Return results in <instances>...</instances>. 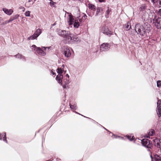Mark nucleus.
<instances>
[{"instance_id":"39","label":"nucleus","mask_w":161,"mask_h":161,"mask_svg":"<svg viewBox=\"0 0 161 161\" xmlns=\"http://www.w3.org/2000/svg\"><path fill=\"white\" fill-rule=\"evenodd\" d=\"M158 14L161 16V8L159 10L158 12Z\"/></svg>"},{"instance_id":"41","label":"nucleus","mask_w":161,"mask_h":161,"mask_svg":"<svg viewBox=\"0 0 161 161\" xmlns=\"http://www.w3.org/2000/svg\"><path fill=\"white\" fill-rule=\"evenodd\" d=\"M51 73L53 74V75H54L55 74V73L54 72V71L53 70H51Z\"/></svg>"},{"instance_id":"4","label":"nucleus","mask_w":161,"mask_h":161,"mask_svg":"<svg viewBox=\"0 0 161 161\" xmlns=\"http://www.w3.org/2000/svg\"><path fill=\"white\" fill-rule=\"evenodd\" d=\"M64 65L63 64L61 68H58L57 70V72L59 74L56 76V79L58 82L61 85L62 84V79L63 77V75L62 74L63 73V72L64 71Z\"/></svg>"},{"instance_id":"11","label":"nucleus","mask_w":161,"mask_h":161,"mask_svg":"<svg viewBox=\"0 0 161 161\" xmlns=\"http://www.w3.org/2000/svg\"><path fill=\"white\" fill-rule=\"evenodd\" d=\"M102 31L103 32L107 35H108L110 33V31H109L107 27L103 26L102 28Z\"/></svg>"},{"instance_id":"10","label":"nucleus","mask_w":161,"mask_h":161,"mask_svg":"<svg viewBox=\"0 0 161 161\" xmlns=\"http://www.w3.org/2000/svg\"><path fill=\"white\" fill-rule=\"evenodd\" d=\"M63 53H64L65 56L67 58L69 57L71 55L70 50L67 48H65L64 49Z\"/></svg>"},{"instance_id":"28","label":"nucleus","mask_w":161,"mask_h":161,"mask_svg":"<svg viewBox=\"0 0 161 161\" xmlns=\"http://www.w3.org/2000/svg\"><path fill=\"white\" fill-rule=\"evenodd\" d=\"M101 10H102L101 9V8H98L97 9V11L96 15H97L99 14V13H100Z\"/></svg>"},{"instance_id":"47","label":"nucleus","mask_w":161,"mask_h":161,"mask_svg":"<svg viewBox=\"0 0 161 161\" xmlns=\"http://www.w3.org/2000/svg\"><path fill=\"white\" fill-rule=\"evenodd\" d=\"M114 137H115V136H114Z\"/></svg>"},{"instance_id":"5","label":"nucleus","mask_w":161,"mask_h":161,"mask_svg":"<svg viewBox=\"0 0 161 161\" xmlns=\"http://www.w3.org/2000/svg\"><path fill=\"white\" fill-rule=\"evenodd\" d=\"M66 13L68 14L67 23L69 25H72L74 23L75 19L73 15L69 13L66 12Z\"/></svg>"},{"instance_id":"15","label":"nucleus","mask_w":161,"mask_h":161,"mask_svg":"<svg viewBox=\"0 0 161 161\" xmlns=\"http://www.w3.org/2000/svg\"><path fill=\"white\" fill-rule=\"evenodd\" d=\"M41 33V30L40 29H38L36 30L34 34L37 37Z\"/></svg>"},{"instance_id":"30","label":"nucleus","mask_w":161,"mask_h":161,"mask_svg":"<svg viewBox=\"0 0 161 161\" xmlns=\"http://www.w3.org/2000/svg\"><path fill=\"white\" fill-rule=\"evenodd\" d=\"M19 15L18 14H17L14 16L11 17L14 20L18 18Z\"/></svg>"},{"instance_id":"42","label":"nucleus","mask_w":161,"mask_h":161,"mask_svg":"<svg viewBox=\"0 0 161 161\" xmlns=\"http://www.w3.org/2000/svg\"><path fill=\"white\" fill-rule=\"evenodd\" d=\"M67 85V84H65V83H64V84L63 86V88H66V85Z\"/></svg>"},{"instance_id":"24","label":"nucleus","mask_w":161,"mask_h":161,"mask_svg":"<svg viewBox=\"0 0 161 161\" xmlns=\"http://www.w3.org/2000/svg\"><path fill=\"white\" fill-rule=\"evenodd\" d=\"M37 37L34 34L32 36L29 37L28 38V40H34L36 39Z\"/></svg>"},{"instance_id":"8","label":"nucleus","mask_w":161,"mask_h":161,"mask_svg":"<svg viewBox=\"0 0 161 161\" xmlns=\"http://www.w3.org/2000/svg\"><path fill=\"white\" fill-rule=\"evenodd\" d=\"M110 47V45L107 43H103L100 46V50L105 51L108 50Z\"/></svg>"},{"instance_id":"40","label":"nucleus","mask_w":161,"mask_h":161,"mask_svg":"<svg viewBox=\"0 0 161 161\" xmlns=\"http://www.w3.org/2000/svg\"><path fill=\"white\" fill-rule=\"evenodd\" d=\"M158 5L160 7H161V0H159Z\"/></svg>"},{"instance_id":"9","label":"nucleus","mask_w":161,"mask_h":161,"mask_svg":"<svg viewBox=\"0 0 161 161\" xmlns=\"http://www.w3.org/2000/svg\"><path fill=\"white\" fill-rule=\"evenodd\" d=\"M154 145L158 148H161V140L155 138L153 140Z\"/></svg>"},{"instance_id":"14","label":"nucleus","mask_w":161,"mask_h":161,"mask_svg":"<svg viewBox=\"0 0 161 161\" xmlns=\"http://www.w3.org/2000/svg\"><path fill=\"white\" fill-rule=\"evenodd\" d=\"M15 57L17 58H20L22 59L23 61L25 60V58L24 56H23L21 54L18 53L14 56Z\"/></svg>"},{"instance_id":"33","label":"nucleus","mask_w":161,"mask_h":161,"mask_svg":"<svg viewBox=\"0 0 161 161\" xmlns=\"http://www.w3.org/2000/svg\"><path fill=\"white\" fill-rule=\"evenodd\" d=\"M30 12L29 11H27L25 13V15L26 16L29 17L30 16Z\"/></svg>"},{"instance_id":"25","label":"nucleus","mask_w":161,"mask_h":161,"mask_svg":"<svg viewBox=\"0 0 161 161\" xmlns=\"http://www.w3.org/2000/svg\"><path fill=\"white\" fill-rule=\"evenodd\" d=\"M156 23L158 25H161V18H158L156 19Z\"/></svg>"},{"instance_id":"32","label":"nucleus","mask_w":161,"mask_h":161,"mask_svg":"<svg viewBox=\"0 0 161 161\" xmlns=\"http://www.w3.org/2000/svg\"><path fill=\"white\" fill-rule=\"evenodd\" d=\"M152 1L154 3L158 5L159 0H152Z\"/></svg>"},{"instance_id":"21","label":"nucleus","mask_w":161,"mask_h":161,"mask_svg":"<svg viewBox=\"0 0 161 161\" xmlns=\"http://www.w3.org/2000/svg\"><path fill=\"white\" fill-rule=\"evenodd\" d=\"M152 146L153 145L151 141L148 142L146 145L145 144V147L147 148H151L152 147Z\"/></svg>"},{"instance_id":"7","label":"nucleus","mask_w":161,"mask_h":161,"mask_svg":"<svg viewBox=\"0 0 161 161\" xmlns=\"http://www.w3.org/2000/svg\"><path fill=\"white\" fill-rule=\"evenodd\" d=\"M47 48L48 49H49V48L44 47H42V48L39 47L36 53H37L40 55L45 56L46 54V53L43 51V50H46Z\"/></svg>"},{"instance_id":"1","label":"nucleus","mask_w":161,"mask_h":161,"mask_svg":"<svg viewBox=\"0 0 161 161\" xmlns=\"http://www.w3.org/2000/svg\"><path fill=\"white\" fill-rule=\"evenodd\" d=\"M57 32L59 36L64 38V41L66 43H77L80 42V39L77 36L71 33L69 31L59 29Z\"/></svg>"},{"instance_id":"12","label":"nucleus","mask_w":161,"mask_h":161,"mask_svg":"<svg viewBox=\"0 0 161 161\" xmlns=\"http://www.w3.org/2000/svg\"><path fill=\"white\" fill-rule=\"evenodd\" d=\"M3 11L6 14L9 15H11L13 12V11L12 9H8L7 8H4L3 9Z\"/></svg>"},{"instance_id":"45","label":"nucleus","mask_w":161,"mask_h":161,"mask_svg":"<svg viewBox=\"0 0 161 161\" xmlns=\"http://www.w3.org/2000/svg\"><path fill=\"white\" fill-rule=\"evenodd\" d=\"M2 19L1 17H0V22H1V20H2Z\"/></svg>"},{"instance_id":"38","label":"nucleus","mask_w":161,"mask_h":161,"mask_svg":"<svg viewBox=\"0 0 161 161\" xmlns=\"http://www.w3.org/2000/svg\"><path fill=\"white\" fill-rule=\"evenodd\" d=\"M8 23H8V20H6L3 23L2 25H6Z\"/></svg>"},{"instance_id":"26","label":"nucleus","mask_w":161,"mask_h":161,"mask_svg":"<svg viewBox=\"0 0 161 161\" xmlns=\"http://www.w3.org/2000/svg\"><path fill=\"white\" fill-rule=\"evenodd\" d=\"M125 25L126 26L125 27L127 29V30H130L131 28V26L130 25V23L129 22H128L127 23L125 24Z\"/></svg>"},{"instance_id":"18","label":"nucleus","mask_w":161,"mask_h":161,"mask_svg":"<svg viewBox=\"0 0 161 161\" xmlns=\"http://www.w3.org/2000/svg\"><path fill=\"white\" fill-rule=\"evenodd\" d=\"M34 3V2L31 0H29L26 3L25 5L27 7H29L32 5Z\"/></svg>"},{"instance_id":"46","label":"nucleus","mask_w":161,"mask_h":161,"mask_svg":"<svg viewBox=\"0 0 161 161\" xmlns=\"http://www.w3.org/2000/svg\"><path fill=\"white\" fill-rule=\"evenodd\" d=\"M105 129L106 130H107V129H106V128H105Z\"/></svg>"},{"instance_id":"2","label":"nucleus","mask_w":161,"mask_h":161,"mask_svg":"<svg viewBox=\"0 0 161 161\" xmlns=\"http://www.w3.org/2000/svg\"><path fill=\"white\" fill-rule=\"evenodd\" d=\"M135 31L138 34L141 36H143L147 35L150 31L151 27L149 24L146 25L145 24L142 25L137 24L135 26Z\"/></svg>"},{"instance_id":"13","label":"nucleus","mask_w":161,"mask_h":161,"mask_svg":"<svg viewBox=\"0 0 161 161\" xmlns=\"http://www.w3.org/2000/svg\"><path fill=\"white\" fill-rule=\"evenodd\" d=\"M161 159V157L156 154L154 156L153 158H152V161H160Z\"/></svg>"},{"instance_id":"20","label":"nucleus","mask_w":161,"mask_h":161,"mask_svg":"<svg viewBox=\"0 0 161 161\" xmlns=\"http://www.w3.org/2000/svg\"><path fill=\"white\" fill-rule=\"evenodd\" d=\"M111 11V8H108L107 10L106 11L105 14V17L107 18L108 17V15Z\"/></svg>"},{"instance_id":"43","label":"nucleus","mask_w":161,"mask_h":161,"mask_svg":"<svg viewBox=\"0 0 161 161\" xmlns=\"http://www.w3.org/2000/svg\"><path fill=\"white\" fill-rule=\"evenodd\" d=\"M99 1L100 2H105V0H99Z\"/></svg>"},{"instance_id":"35","label":"nucleus","mask_w":161,"mask_h":161,"mask_svg":"<svg viewBox=\"0 0 161 161\" xmlns=\"http://www.w3.org/2000/svg\"><path fill=\"white\" fill-rule=\"evenodd\" d=\"M127 137L128 139L130 141L133 140L134 138V136H133L131 137V136H127Z\"/></svg>"},{"instance_id":"16","label":"nucleus","mask_w":161,"mask_h":161,"mask_svg":"<svg viewBox=\"0 0 161 161\" xmlns=\"http://www.w3.org/2000/svg\"><path fill=\"white\" fill-rule=\"evenodd\" d=\"M4 136V137H3V141H5L6 142H7V141L6 139V133L5 132H3V133L2 134H1V133H0V140H1L2 139V137Z\"/></svg>"},{"instance_id":"23","label":"nucleus","mask_w":161,"mask_h":161,"mask_svg":"<svg viewBox=\"0 0 161 161\" xmlns=\"http://www.w3.org/2000/svg\"><path fill=\"white\" fill-rule=\"evenodd\" d=\"M37 37L34 34L32 36L29 37L28 38V40H34L36 39Z\"/></svg>"},{"instance_id":"3","label":"nucleus","mask_w":161,"mask_h":161,"mask_svg":"<svg viewBox=\"0 0 161 161\" xmlns=\"http://www.w3.org/2000/svg\"><path fill=\"white\" fill-rule=\"evenodd\" d=\"M81 17L80 16L76 18L74 23V27L78 28L80 25H81L87 17L86 15L83 13Z\"/></svg>"},{"instance_id":"17","label":"nucleus","mask_w":161,"mask_h":161,"mask_svg":"<svg viewBox=\"0 0 161 161\" xmlns=\"http://www.w3.org/2000/svg\"><path fill=\"white\" fill-rule=\"evenodd\" d=\"M149 141H150L147 139H144L141 140V143L142 145L145 147V144L146 145Z\"/></svg>"},{"instance_id":"27","label":"nucleus","mask_w":161,"mask_h":161,"mask_svg":"<svg viewBox=\"0 0 161 161\" xmlns=\"http://www.w3.org/2000/svg\"><path fill=\"white\" fill-rule=\"evenodd\" d=\"M89 7L90 9L94 10L95 9V6L92 4H89Z\"/></svg>"},{"instance_id":"37","label":"nucleus","mask_w":161,"mask_h":161,"mask_svg":"<svg viewBox=\"0 0 161 161\" xmlns=\"http://www.w3.org/2000/svg\"><path fill=\"white\" fill-rule=\"evenodd\" d=\"M19 8H20V9H22V11H23V12L25 11V8L24 7H20Z\"/></svg>"},{"instance_id":"19","label":"nucleus","mask_w":161,"mask_h":161,"mask_svg":"<svg viewBox=\"0 0 161 161\" xmlns=\"http://www.w3.org/2000/svg\"><path fill=\"white\" fill-rule=\"evenodd\" d=\"M31 49L32 51L36 53L39 47H37L35 45H33L31 46Z\"/></svg>"},{"instance_id":"29","label":"nucleus","mask_w":161,"mask_h":161,"mask_svg":"<svg viewBox=\"0 0 161 161\" xmlns=\"http://www.w3.org/2000/svg\"><path fill=\"white\" fill-rule=\"evenodd\" d=\"M154 133V131L153 130H151L149 132V135L150 136H152Z\"/></svg>"},{"instance_id":"22","label":"nucleus","mask_w":161,"mask_h":161,"mask_svg":"<svg viewBox=\"0 0 161 161\" xmlns=\"http://www.w3.org/2000/svg\"><path fill=\"white\" fill-rule=\"evenodd\" d=\"M69 105L70 108L72 110H76L77 109V106L76 104L71 105L70 103H69Z\"/></svg>"},{"instance_id":"31","label":"nucleus","mask_w":161,"mask_h":161,"mask_svg":"<svg viewBox=\"0 0 161 161\" xmlns=\"http://www.w3.org/2000/svg\"><path fill=\"white\" fill-rule=\"evenodd\" d=\"M63 82H64L65 84H67L70 82L69 79L67 78H66V80H64Z\"/></svg>"},{"instance_id":"36","label":"nucleus","mask_w":161,"mask_h":161,"mask_svg":"<svg viewBox=\"0 0 161 161\" xmlns=\"http://www.w3.org/2000/svg\"><path fill=\"white\" fill-rule=\"evenodd\" d=\"M8 23H10V22H11L12 21H13L14 20L13 19V18H12V17H11L8 20Z\"/></svg>"},{"instance_id":"34","label":"nucleus","mask_w":161,"mask_h":161,"mask_svg":"<svg viewBox=\"0 0 161 161\" xmlns=\"http://www.w3.org/2000/svg\"><path fill=\"white\" fill-rule=\"evenodd\" d=\"M157 86L158 87L161 86V81L158 80L157 82Z\"/></svg>"},{"instance_id":"6","label":"nucleus","mask_w":161,"mask_h":161,"mask_svg":"<svg viewBox=\"0 0 161 161\" xmlns=\"http://www.w3.org/2000/svg\"><path fill=\"white\" fill-rule=\"evenodd\" d=\"M156 112L159 117L161 116V101L158 100L157 102Z\"/></svg>"},{"instance_id":"44","label":"nucleus","mask_w":161,"mask_h":161,"mask_svg":"<svg viewBox=\"0 0 161 161\" xmlns=\"http://www.w3.org/2000/svg\"><path fill=\"white\" fill-rule=\"evenodd\" d=\"M66 78H67V79H69V75L68 74H66Z\"/></svg>"}]
</instances>
